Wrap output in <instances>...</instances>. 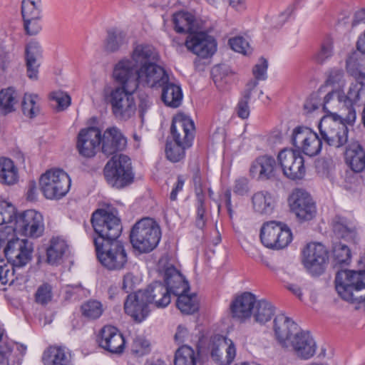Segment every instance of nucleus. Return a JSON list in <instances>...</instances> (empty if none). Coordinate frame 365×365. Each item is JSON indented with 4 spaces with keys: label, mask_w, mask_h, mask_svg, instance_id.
I'll use <instances>...</instances> for the list:
<instances>
[{
    "label": "nucleus",
    "mask_w": 365,
    "mask_h": 365,
    "mask_svg": "<svg viewBox=\"0 0 365 365\" xmlns=\"http://www.w3.org/2000/svg\"><path fill=\"white\" fill-rule=\"evenodd\" d=\"M118 70L114 68L113 77L120 86L111 90L107 96V101L111 106L114 117L119 120L126 121L133 116L136 111V105L133 95L137 90V86L133 79L128 81L124 76H122V71Z\"/></svg>",
    "instance_id": "f257e3e1"
},
{
    "label": "nucleus",
    "mask_w": 365,
    "mask_h": 365,
    "mask_svg": "<svg viewBox=\"0 0 365 365\" xmlns=\"http://www.w3.org/2000/svg\"><path fill=\"white\" fill-rule=\"evenodd\" d=\"M114 68L122 71V76H124L128 81L133 79L136 83L137 88L139 85L159 88L168 83L169 80L165 69L155 63L135 69L130 59H123L115 65Z\"/></svg>",
    "instance_id": "f03ea898"
},
{
    "label": "nucleus",
    "mask_w": 365,
    "mask_h": 365,
    "mask_svg": "<svg viewBox=\"0 0 365 365\" xmlns=\"http://www.w3.org/2000/svg\"><path fill=\"white\" fill-rule=\"evenodd\" d=\"M161 236L159 224L153 218L144 217L132 227L130 241L134 250L140 253H148L158 246Z\"/></svg>",
    "instance_id": "7ed1b4c3"
},
{
    "label": "nucleus",
    "mask_w": 365,
    "mask_h": 365,
    "mask_svg": "<svg viewBox=\"0 0 365 365\" xmlns=\"http://www.w3.org/2000/svg\"><path fill=\"white\" fill-rule=\"evenodd\" d=\"M336 98L341 105V113H331V117L341 119L353 126L356 119V108L365 104V83L361 81L351 83L347 91L338 90Z\"/></svg>",
    "instance_id": "20e7f679"
},
{
    "label": "nucleus",
    "mask_w": 365,
    "mask_h": 365,
    "mask_svg": "<svg viewBox=\"0 0 365 365\" xmlns=\"http://www.w3.org/2000/svg\"><path fill=\"white\" fill-rule=\"evenodd\" d=\"M91 222L97 235L93 240H99L100 243L117 240L121 235L120 219L113 212L98 209L93 212Z\"/></svg>",
    "instance_id": "39448f33"
},
{
    "label": "nucleus",
    "mask_w": 365,
    "mask_h": 365,
    "mask_svg": "<svg viewBox=\"0 0 365 365\" xmlns=\"http://www.w3.org/2000/svg\"><path fill=\"white\" fill-rule=\"evenodd\" d=\"M4 252L9 265L15 269L16 276L21 279L24 276L22 269L29 264L33 257L34 244L26 239L15 237L14 235L8 239Z\"/></svg>",
    "instance_id": "423d86ee"
},
{
    "label": "nucleus",
    "mask_w": 365,
    "mask_h": 365,
    "mask_svg": "<svg viewBox=\"0 0 365 365\" xmlns=\"http://www.w3.org/2000/svg\"><path fill=\"white\" fill-rule=\"evenodd\" d=\"M106 182L113 187L122 189L133 182L130 158L125 155L113 156L103 169Z\"/></svg>",
    "instance_id": "0eeeda50"
},
{
    "label": "nucleus",
    "mask_w": 365,
    "mask_h": 365,
    "mask_svg": "<svg viewBox=\"0 0 365 365\" xmlns=\"http://www.w3.org/2000/svg\"><path fill=\"white\" fill-rule=\"evenodd\" d=\"M94 246L98 261L109 270H120L128 262L124 245L119 240L102 243L94 240Z\"/></svg>",
    "instance_id": "6e6552de"
},
{
    "label": "nucleus",
    "mask_w": 365,
    "mask_h": 365,
    "mask_svg": "<svg viewBox=\"0 0 365 365\" xmlns=\"http://www.w3.org/2000/svg\"><path fill=\"white\" fill-rule=\"evenodd\" d=\"M71 182L68 175L63 170L51 169L41 175L40 190L47 199H60L69 191Z\"/></svg>",
    "instance_id": "1a4fd4ad"
},
{
    "label": "nucleus",
    "mask_w": 365,
    "mask_h": 365,
    "mask_svg": "<svg viewBox=\"0 0 365 365\" xmlns=\"http://www.w3.org/2000/svg\"><path fill=\"white\" fill-rule=\"evenodd\" d=\"M259 237L265 247L274 250H282L292 242V234L285 223L272 220L262 224Z\"/></svg>",
    "instance_id": "9d476101"
},
{
    "label": "nucleus",
    "mask_w": 365,
    "mask_h": 365,
    "mask_svg": "<svg viewBox=\"0 0 365 365\" xmlns=\"http://www.w3.org/2000/svg\"><path fill=\"white\" fill-rule=\"evenodd\" d=\"M348 126L349 124L341 119L331 117L322 118L319 124V130L322 139L329 146L339 148L348 145L349 141Z\"/></svg>",
    "instance_id": "9b49d317"
},
{
    "label": "nucleus",
    "mask_w": 365,
    "mask_h": 365,
    "mask_svg": "<svg viewBox=\"0 0 365 365\" xmlns=\"http://www.w3.org/2000/svg\"><path fill=\"white\" fill-rule=\"evenodd\" d=\"M290 210L300 222L312 220L317 215V205L305 190L296 188L289 197Z\"/></svg>",
    "instance_id": "f8f14e48"
},
{
    "label": "nucleus",
    "mask_w": 365,
    "mask_h": 365,
    "mask_svg": "<svg viewBox=\"0 0 365 365\" xmlns=\"http://www.w3.org/2000/svg\"><path fill=\"white\" fill-rule=\"evenodd\" d=\"M335 287L343 299H352V291L359 292L365 287V269L339 271L335 277Z\"/></svg>",
    "instance_id": "ddd939ff"
},
{
    "label": "nucleus",
    "mask_w": 365,
    "mask_h": 365,
    "mask_svg": "<svg viewBox=\"0 0 365 365\" xmlns=\"http://www.w3.org/2000/svg\"><path fill=\"white\" fill-rule=\"evenodd\" d=\"M14 230L26 237L37 238L41 236L44 231L42 215L34 210L19 213L15 220Z\"/></svg>",
    "instance_id": "4468645a"
},
{
    "label": "nucleus",
    "mask_w": 365,
    "mask_h": 365,
    "mask_svg": "<svg viewBox=\"0 0 365 365\" xmlns=\"http://www.w3.org/2000/svg\"><path fill=\"white\" fill-rule=\"evenodd\" d=\"M328 259V252L321 243L307 244L302 250V263L313 275H320L324 272Z\"/></svg>",
    "instance_id": "2eb2a0df"
},
{
    "label": "nucleus",
    "mask_w": 365,
    "mask_h": 365,
    "mask_svg": "<svg viewBox=\"0 0 365 365\" xmlns=\"http://www.w3.org/2000/svg\"><path fill=\"white\" fill-rule=\"evenodd\" d=\"M284 175L289 179L301 180L305 175L304 158L299 150L283 149L277 156Z\"/></svg>",
    "instance_id": "dca6fc26"
},
{
    "label": "nucleus",
    "mask_w": 365,
    "mask_h": 365,
    "mask_svg": "<svg viewBox=\"0 0 365 365\" xmlns=\"http://www.w3.org/2000/svg\"><path fill=\"white\" fill-rule=\"evenodd\" d=\"M187 50L202 58H208L216 51L215 39L206 32L196 31L187 36Z\"/></svg>",
    "instance_id": "f3484780"
},
{
    "label": "nucleus",
    "mask_w": 365,
    "mask_h": 365,
    "mask_svg": "<svg viewBox=\"0 0 365 365\" xmlns=\"http://www.w3.org/2000/svg\"><path fill=\"white\" fill-rule=\"evenodd\" d=\"M99 346L111 354H122L125 341L119 330L113 326H104L97 336Z\"/></svg>",
    "instance_id": "a211bd4d"
},
{
    "label": "nucleus",
    "mask_w": 365,
    "mask_h": 365,
    "mask_svg": "<svg viewBox=\"0 0 365 365\" xmlns=\"http://www.w3.org/2000/svg\"><path fill=\"white\" fill-rule=\"evenodd\" d=\"M250 175L259 181L276 180L277 165L275 159L267 155L257 157L250 165Z\"/></svg>",
    "instance_id": "6ab92c4d"
},
{
    "label": "nucleus",
    "mask_w": 365,
    "mask_h": 365,
    "mask_svg": "<svg viewBox=\"0 0 365 365\" xmlns=\"http://www.w3.org/2000/svg\"><path fill=\"white\" fill-rule=\"evenodd\" d=\"M101 145V130L90 127L81 130L78 135L76 148L82 156L93 157Z\"/></svg>",
    "instance_id": "aec40b11"
},
{
    "label": "nucleus",
    "mask_w": 365,
    "mask_h": 365,
    "mask_svg": "<svg viewBox=\"0 0 365 365\" xmlns=\"http://www.w3.org/2000/svg\"><path fill=\"white\" fill-rule=\"evenodd\" d=\"M149 304L142 292L129 294L124 302V310L125 314L130 316L136 322H141L148 316L150 309Z\"/></svg>",
    "instance_id": "412c9836"
},
{
    "label": "nucleus",
    "mask_w": 365,
    "mask_h": 365,
    "mask_svg": "<svg viewBox=\"0 0 365 365\" xmlns=\"http://www.w3.org/2000/svg\"><path fill=\"white\" fill-rule=\"evenodd\" d=\"M101 151L110 156L123 150L127 144L126 138L117 127L108 128L101 134Z\"/></svg>",
    "instance_id": "4be33fe9"
},
{
    "label": "nucleus",
    "mask_w": 365,
    "mask_h": 365,
    "mask_svg": "<svg viewBox=\"0 0 365 365\" xmlns=\"http://www.w3.org/2000/svg\"><path fill=\"white\" fill-rule=\"evenodd\" d=\"M294 354L302 359H309L316 352V343L307 331H297L289 341Z\"/></svg>",
    "instance_id": "5701e85b"
},
{
    "label": "nucleus",
    "mask_w": 365,
    "mask_h": 365,
    "mask_svg": "<svg viewBox=\"0 0 365 365\" xmlns=\"http://www.w3.org/2000/svg\"><path fill=\"white\" fill-rule=\"evenodd\" d=\"M257 299L255 294L245 292L235 297L230 304V311L234 318L244 321L253 314Z\"/></svg>",
    "instance_id": "b1692460"
},
{
    "label": "nucleus",
    "mask_w": 365,
    "mask_h": 365,
    "mask_svg": "<svg viewBox=\"0 0 365 365\" xmlns=\"http://www.w3.org/2000/svg\"><path fill=\"white\" fill-rule=\"evenodd\" d=\"M147 302L156 308H165L171 301V293L165 284L155 282L142 290Z\"/></svg>",
    "instance_id": "393cba45"
},
{
    "label": "nucleus",
    "mask_w": 365,
    "mask_h": 365,
    "mask_svg": "<svg viewBox=\"0 0 365 365\" xmlns=\"http://www.w3.org/2000/svg\"><path fill=\"white\" fill-rule=\"evenodd\" d=\"M195 127L193 120L187 115L183 113L175 115L172 120L170 126V135L175 141V135L179 134L180 143L185 140V135L188 134L190 137V146L195 138Z\"/></svg>",
    "instance_id": "a878e982"
},
{
    "label": "nucleus",
    "mask_w": 365,
    "mask_h": 365,
    "mask_svg": "<svg viewBox=\"0 0 365 365\" xmlns=\"http://www.w3.org/2000/svg\"><path fill=\"white\" fill-rule=\"evenodd\" d=\"M42 52L39 43L36 41H31L25 46L26 75L30 79L36 80L38 78Z\"/></svg>",
    "instance_id": "bb28decb"
},
{
    "label": "nucleus",
    "mask_w": 365,
    "mask_h": 365,
    "mask_svg": "<svg viewBox=\"0 0 365 365\" xmlns=\"http://www.w3.org/2000/svg\"><path fill=\"white\" fill-rule=\"evenodd\" d=\"M274 330L279 342L287 347V343L298 331V325L284 314H279L274 319Z\"/></svg>",
    "instance_id": "cd10ccee"
},
{
    "label": "nucleus",
    "mask_w": 365,
    "mask_h": 365,
    "mask_svg": "<svg viewBox=\"0 0 365 365\" xmlns=\"http://www.w3.org/2000/svg\"><path fill=\"white\" fill-rule=\"evenodd\" d=\"M227 343L225 338L218 339L217 344L214 343L211 349V358L220 365H230L235 358L236 349L232 341Z\"/></svg>",
    "instance_id": "c85d7f7f"
},
{
    "label": "nucleus",
    "mask_w": 365,
    "mask_h": 365,
    "mask_svg": "<svg viewBox=\"0 0 365 365\" xmlns=\"http://www.w3.org/2000/svg\"><path fill=\"white\" fill-rule=\"evenodd\" d=\"M26 346L14 341L0 345V365H19Z\"/></svg>",
    "instance_id": "c756f323"
},
{
    "label": "nucleus",
    "mask_w": 365,
    "mask_h": 365,
    "mask_svg": "<svg viewBox=\"0 0 365 365\" xmlns=\"http://www.w3.org/2000/svg\"><path fill=\"white\" fill-rule=\"evenodd\" d=\"M344 158L346 165L354 173H361L365 168V151L358 141H351L346 146Z\"/></svg>",
    "instance_id": "7c9ffc66"
},
{
    "label": "nucleus",
    "mask_w": 365,
    "mask_h": 365,
    "mask_svg": "<svg viewBox=\"0 0 365 365\" xmlns=\"http://www.w3.org/2000/svg\"><path fill=\"white\" fill-rule=\"evenodd\" d=\"M165 284L171 294L175 296L190 291L188 282L183 275L174 267L166 268L164 273Z\"/></svg>",
    "instance_id": "2f4dec72"
},
{
    "label": "nucleus",
    "mask_w": 365,
    "mask_h": 365,
    "mask_svg": "<svg viewBox=\"0 0 365 365\" xmlns=\"http://www.w3.org/2000/svg\"><path fill=\"white\" fill-rule=\"evenodd\" d=\"M131 58L134 68L138 69L155 63L158 59V53L153 46L139 44L133 49Z\"/></svg>",
    "instance_id": "473e14b6"
},
{
    "label": "nucleus",
    "mask_w": 365,
    "mask_h": 365,
    "mask_svg": "<svg viewBox=\"0 0 365 365\" xmlns=\"http://www.w3.org/2000/svg\"><path fill=\"white\" fill-rule=\"evenodd\" d=\"M44 365H73L71 352L65 347L51 346L43 351Z\"/></svg>",
    "instance_id": "72a5a7b5"
},
{
    "label": "nucleus",
    "mask_w": 365,
    "mask_h": 365,
    "mask_svg": "<svg viewBox=\"0 0 365 365\" xmlns=\"http://www.w3.org/2000/svg\"><path fill=\"white\" fill-rule=\"evenodd\" d=\"M333 231L339 237L354 241L357 230L355 222L348 218L336 215L332 220Z\"/></svg>",
    "instance_id": "f704fd0d"
},
{
    "label": "nucleus",
    "mask_w": 365,
    "mask_h": 365,
    "mask_svg": "<svg viewBox=\"0 0 365 365\" xmlns=\"http://www.w3.org/2000/svg\"><path fill=\"white\" fill-rule=\"evenodd\" d=\"M174 30L178 34L190 35L198 30L195 16L185 11H179L173 14L172 19Z\"/></svg>",
    "instance_id": "c9c22d12"
},
{
    "label": "nucleus",
    "mask_w": 365,
    "mask_h": 365,
    "mask_svg": "<svg viewBox=\"0 0 365 365\" xmlns=\"http://www.w3.org/2000/svg\"><path fill=\"white\" fill-rule=\"evenodd\" d=\"M252 205L255 212L259 215H271L275 207V200L267 191H258L252 197Z\"/></svg>",
    "instance_id": "e433bc0d"
},
{
    "label": "nucleus",
    "mask_w": 365,
    "mask_h": 365,
    "mask_svg": "<svg viewBox=\"0 0 365 365\" xmlns=\"http://www.w3.org/2000/svg\"><path fill=\"white\" fill-rule=\"evenodd\" d=\"M190 137L185 135V140L180 143L179 134L175 135V141H167L165 146V155L168 160L173 163H178L184 159L185 150L190 148Z\"/></svg>",
    "instance_id": "4c0bfd02"
},
{
    "label": "nucleus",
    "mask_w": 365,
    "mask_h": 365,
    "mask_svg": "<svg viewBox=\"0 0 365 365\" xmlns=\"http://www.w3.org/2000/svg\"><path fill=\"white\" fill-rule=\"evenodd\" d=\"M19 181V171L13 160L9 158H0V183L13 185Z\"/></svg>",
    "instance_id": "58836bf2"
},
{
    "label": "nucleus",
    "mask_w": 365,
    "mask_h": 365,
    "mask_svg": "<svg viewBox=\"0 0 365 365\" xmlns=\"http://www.w3.org/2000/svg\"><path fill=\"white\" fill-rule=\"evenodd\" d=\"M163 88L161 98L163 103L171 108H178L182 100V92L180 86L173 83H168L161 86Z\"/></svg>",
    "instance_id": "ea45409f"
},
{
    "label": "nucleus",
    "mask_w": 365,
    "mask_h": 365,
    "mask_svg": "<svg viewBox=\"0 0 365 365\" xmlns=\"http://www.w3.org/2000/svg\"><path fill=\"white\" fill-rule=\"evenodd\" d=\"M68 245L66 241L60 237H53L46 249V262L50 264H57L62 259Z\"/></svg>",
    "instance_id": "a19ab883"
},
{
    "label": "nucleus",
    "mask_w": 365,
    "mask_h": 365,
    "mask_svg": "<svg viewBox=\"0 0 365 365\" xmlns=\"http://www.w3.org/2000/svg\"><path fill=\"white\" fill-rule=\"evenodd\" d=\"M127 43L126 32L117 28H113L107 31V37L104 41V49L108 52H115Z\"/></svg>",
    "instance_id": "79ce46f5"
},
{
    "label": "nucleus",
    "mask_w": 365,
    "mask_h": 365,
    "mask_svg": "<svg viewBox=\"0 0 365 365\" xmlns=\"http://www.w3.org/2000/svg\"><path fill=\"white\" fill-rule=\"evenodd\" d=\"M275 312L274 306L265 299L257 300L253 314L256 322L264 324L271 320Z\"/></svg>",
    "instance_id": "37998d69"
},
{
    "label": "nucleus",
    "mask_w": 365,
    "mask_h": 365,
    "mask_svg": "<svg viewBox=\"0 0 365 365\" xmlns=\"http://www.w3.org/2000/svg\"><path fill=\"white\" fill-rule=\"evenodd\" d=\"M80 310L81 315L88 320L98 319L103 312V304L95 299H89L83 303Z\"/></svg>",
    "instance_id": "c03bdc74"
},
{
    "label": "nucleus",
    "mask_w": 365,
    "mask_h": 365,
    "mask_svg": "<svg viewBox=\"0 0 365 365\" xmlns=\"http://www.w3.org/2000/svg\"><path fill=\"white\" fill-rule=\"evenodd\" d=\"M175 365H196L195 351L187 345L181 346L175 352Z\"/></svg>",
    "instance_id": "a18cd8bd"
},
{
    "label": "nucleus",
    "mask_w": 365,
    "mask_h": 365,
    "mask_svg": "<svg viewBox=\"0 0 365 365\" xmlns=\"http://www.w3.org/2000/svg\"><path fill=\"white\" fill-rule=\"evenodd\" d=\"M15 206L7 201L0 200V225L4 224H14L18 217Z\"/></svg>",
    "instance_id": "49530a36"
},
{
    "label": "nucleus",
    "mask_w": 365,
    "mask_h": 365,
    "mask_svg": "<svg viewBox=\"0 0 365 365\" xmlns=\"http://www.w3.org/2000/svg\"><path fill=\"white\" fill-rule=\"evenodd\" d=\"M322 139L316 133L309 135L307 142L299 149V153L312 157L317 155L322 150Z\"/></svg>",
    "instance_id": "de8ad7c7"
},
{
    "label": "nucleus",
    "mask_w": 365,
    "mask_h": 365,
    "mask_svg": "<svg viewBox=\"0 0 365 365\" xmlns=\"http://www.w3.org/2000/svg\"><path fill=\"white\" fill-rule=\"evenodd\" d=\"M177 296L176 305L181 312L190 314L198 309V304L195 302V296H190L187 293L180 294Z\"/></svg>",
    "instance_id": "09e8293b"
},
{
    "label": "nucleus",
    "mask_w": 365,
    "mask_h": 365,
    "mask_svg": "<svg viewBox=\"0 0 365 365\" xmlns=\"http://www.w3.org/2000/svg\"><path fill=\"white\" fill-rule=\"evenodd\" d=\"M41 0H23L21 3V14L23 19L41 17Z\"/></svg>",
    "instance_id": "8fccbe9b"
},
{
    "label": "nucleus",
    "mask_w": 365,
    "mask_h": 365,
    "mask_svg": "<svg viewBox=\"0 0 365 365\" xmlns=\"http://www.w3.org/2000/svg\"><path fill=\"white\" fill-rule=\"evenodd\" d=\"M15 91L11 88L0 91V110L4 114L12 112L16 103Z\"/></svg>",
    "instance_id": "3c124183"
},
{
    "label": "nucleus",
    "mask_w": 365,
    "mask_h": 365,
    "mask_svg": "<svg viewBox=\"0 0 365 365\" xmlns=\"http://www.w3.org/2000/svg\"><path fill=\"white\" fill-rule=\"evenodd\" d=\"M19 277L16 276L15 269H12L11 265L2 264L0 262V289L6 290L4 286L12 285L15 281L19 280Z\"/></svg>",
    "instance_id": "603ef678"
},
{
    "label": "nucleus",
    "mask_w": 365,
    "mask_h": 365,
    "mask_svg": "<svg viewBox=\"0 0 365 365\" xmlns=\"http://www.w3.org/2000/svg\"><path fill=\"white\" fill-rule=\"evenodd\" d=\"M53 299V286L48 282L39 285L34 294L35 302L46 306Z\"/></svg>",
    "instance_id": "864d4df0"
},
{
    "label": "nucleus",
    "mask_w": 365,
    "mask_h": 365,
    "mask_svg": "<svg viewBox=\"0 0 365 365\" xmlns=\"http://www.w3.org/2000/svg\"><path fill=\"white\" fill-rule=\"evenodd\" d=\"M333 257L336 264H349L351 259V253L349 247L341 242L334 244L333 247Z\"/></svg>",
    "instance_id": "5fc2aeb1"
},
{
    "label": "nucleus",
    "mask_w": 365,
    "mask_h": 365,
    "mask_svg": "<svg viewBox=\"0 0 365 365\" xmlns=\"http://www.w3.org/2000/svg\"><path fill=\"white\" fill-rule=\"evenodd\" d=\"M314 132L310 128L304 126H298L295 128L292 135V143L297 148L295 150H299L302 146L307 142L310 135Z\"/></svg>",
    "instance_id": "6e6d98bb"
},
{
    "label": "nucleus",
    "mask_w": 365,
    "mask_h": 365,
    "mask_svg": "<svg viewBox=\"0 0 365 365\" xmlns=\"http://www.w3.org/2000/svg\"><path fill=\"white\" fill-rule=\"evenodd\" d=\"M38 99L37 95L25 94L21 102V109L24 115L32 118L36 115L39 111L38 106L36 104Z\"/></svg>",
    "instance_id": "4d7b16f0"
},
{
    "label": "nucleus",
    "mask_w": 365,
    "mask_h": 365,
    "mask_svg": "<svg viewBox=\"0 0 365 365\" xmlns=\"http://www.w3.org/2000/svg\"><path fill=\"white\" fill-rule=\"evenodd\" d=\"M326 86H322L317 91L312 93L309 98L306 101L304 108L308 112H312L320 108L323 109V101L322 94Z\"/></svg>",
    "instance_id": "13d9d810"
},
{
    "label": "nucleus",
    "mask_w": 365,
    "mask_h": 365,
    "mask_svg": "<svg viewBox=\"0 0 365 365\" xmlns=\"http://www.w3.org/2000/svg\"><path fill=\"white\" fill-rule=\"evenodd\" d=\"M346 66L349 68L357 71L360 78H365V53L354 54L346 61Z\"/></svg>",
    "instance_id": "bf43d9fd"
},
{
    "label": "nucleus",
    "mask_w": 365,
    "mask_h": 365,
    "mask_svg": "<svg viewBox=\"0 0 365 365\" xmlns=\"http://www.w3.org/2000/svg\"><path fill=\"white\" fill-rule=\"evenodd\" d=\"M205 195H202L200 194H197V197H196V226L202 229L206 223V208L205 205Z\"/></svg>",
    "instance_id": "052dcab7"
},
{
    "label": "nucleus",
    "mask_w": 365,
    "mask_h": 365,
    "mask_svg": "<svg viewBox=\"0 0 365 365\" xmlns=\"http://www.w3.org/2000/svg\"><path fill=\"white\" fill-rule=\"evenodd\" d=\"M250 98V91H243L242 97L236 106V113L239 118L247 119L249 117L250 113L249 102Z\"/></svg>",
    "instance_id": "680f3d73"
},
{
    "label": "nucleus",
    "mask_w": 365,
    "mask_h": 365,
    "mask_svg": "<svg viewBox=\"0 0 365 365\" xmlns=\"http://www.w3.org/2000/svg\"><path fill=\"white\" fill-rule=\"evenodd\" d=\"M333 53V42L330 38L324 39L320 50L316 53L314 58L319 63H323Z\"/></svg>",
    "instance_id": "e2e57ef3"
},
{
    "label": "nucleus",
    "mask_w": 365,
    "mask_h": 365,
    "mask_svg": "<svg viewBox=\"0 0 365 365\" xmlns=\"http://www.w3.org/2000/svg\"><path fill=\"white\" fill-rule=\"evenodd\" d=\"M229 44L232 50L243 54H247L250 52V46L248 42L242 36H237L229 40Z\"/></svg>",
    "instance_id": "0e129e2a"
},
{
    "label": "nucleus",
    "mask_w": 365,
    "mask_h": 365,
    "mask_svg": "<svg viewBox=\"0 0 365 365\" xmlns=\"http://www.w3.org/2000/svg\"><path fill=\"white\" fill-rule=\"evenodd\" d=\"M51 99L55 101L58 105L59 110H63L71 104V97L66 93L63 91H54L50 95Z\"/></svg>",
    "instance_id": "69168bd1"
},
{
    "label": "nucleus",
    "mask_w": 365,
    "mask_h": 365,
    "mask_svg": "<svg viewBox=\"0 0 365 365\" xmlns=\"http://www.w3.org/2000/svg\"><path fill=\"white\" fill-rule=\"evenodd\" d=\"M41 18H28L24 19V26L26 34L29 36L36 35L41 30L40 23Z\"/></svg>",
    "instance_id": "338daca9"
},
{
    "label": "nucleus",
    "mask_w": 365,
    "mask_h": 365,
    "mask_svg": "<svg viewBox=\"0 0 365 365\" xmlns=\"http://www.w3.org/2000/svg\"><path fill=\"white\" fill-rule=\"evenodd\" d=\"M268 68L267 61L261 58L259 63H257L252 68V73L257 80L264 81L267 78V70Z\"/></svg>",
    "instance_id": "774afa93"
}]
</instances>
